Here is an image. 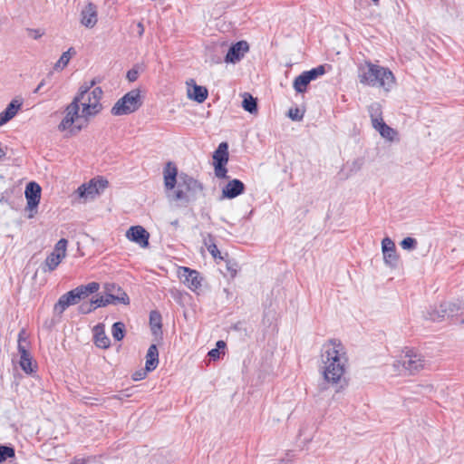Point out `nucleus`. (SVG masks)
<instances>
[{
    "mask_svg": "<svg viewBox=\"0 0 464 464\" xmlns=\"http://www.w3.org/2000/svg\"><path fill=\"white\" fill-rule=\"evenodd\" d=\"M347 356L343 343L336 339L329 340L322 347L321 372L329 384L341 382L347 366Z\"/></svg>",
    "mask_w": 464,
    "mask_h": 464,
    "instance_id": "1",
    "label": "nucleus"
},
{
    "mask_svg": "<svg viewBox=\"0 0 464 464\" xmlns=\"http://www.w3.org/2000/svg\"><path fill=\"white\" fill-rule=\"evenodd\" d=\"M164 188L168 198L173 201L189 202L191 196L201 191L203 186L194 178L178 174L177 167L168 162L163 170Z\"/></svg>",
    "mask_w": 464,
    "mask_h": 464,
    "instance_id": "2",
    "label": "nucleus"
},
{
    "mask_svg": "<svg viewBox=\"0 0 464 464\" xmlns=\"http://www.w3.org/2000/svg\"><path fill=\"white\" fill-rule=\"evenodd\" d=\"M358 78L362 84L381 88L385 92H390L395 84V77L392 71L370 61L359 65Z\"/></svg>",
    "mask_w": 464,
    "mask_h": 464,
    "instance_id": "3",
    "label": "nucleus"
},
{
    "mask_svg": "<svg viewBox=\"0 0 464 464\" xmlns=\"http://www.w3.org/2000/svg\"><path fill=\"white\" fill-rule=\"evenodd\" d=\"M94 82L84 83L79 89L73 100L76 102L82 111V117L90 121L100 114L103 110L102 102L103 91L101 87H94Z\"/></svg>",
    "mask_w": 464,
    "mask_h": 464,
    "instance_id": "4",
    "label": "nucleus"
},
{
    "mask_svg": "<svg viewBox=\"0 0 464 464\" xmlns=\"http://www.w3.org/2000/svg\"><path fill=\"white\" fill-rule=\"evenodd\" d=\"M100 285L96 282L86 285H80L63 295L54 304L53 313L61 315L70 305L77 304L80 300L88 297L91 294L99 290Z\"/></svg>",
    "mask_w": 464,
    "mask_h": 464,
    "instance_id": "5",
    "label": "nucleus"
},
{
    "mask_svg": "<svg viewBox=\"0 0 464 464\" xmlns=\"http://www.w3.org/2000/svg\"><path fill=\"white\" fill-rule=\"evenodd\" d=\"M88 122L85 118L82 117L80 107L72 99L63 111V117L58 125V130L60 131H69L70 133L78 132Z\"/></svg>",
    "mask_w": 464,
    "mask_h": 464,
    "instance_id": "6",
    "label": "nucleus"
},
{
    "mask_svg": "<svg viewBox=\"0 0 464 464\" xmlns=\"http://www.w3.org/2000/svg\"><path fill=\"white\" fill-rule=\"evenodd\" d=\"M142 104L140 91L133 89L119 99L111 110L114 116L130 114L136 111Z\"/></svg>",
    "mask_w": 464,
    "mask_h": 464,
    "instance_id": "7",
    "label": "nucleus"
},
{
    "mask_svg": "<svg viewBox=\"0 0 464 464\" xmlns=\"http://www.w3.org/2000/svg\"><path fill=\"white\" fill-rule=\"evenodd\" d=\"M424 357L413 350L406 351L404 354H401L400 359L393 364L396 371L400 373L402 371H405L411 374L420 371L424 367Z\"/></svg>",
    "mask_w": 464,
    "mask_h": 464,
    "instance_id": "8",
    "label": "nucleus"
},
{
    "mask_svg": "<svg viewBox=\"0 0 464 464\" xmlns=\"http://www.w3.org/2000/svg\"><path fill=\"white\" fill-rule=\"evenodd\" d=\"M107 180L104 179H92L90 182L81 185L76 193L84 201L93 199L107 187Z\"/></svg>",
    "mask_w": 464,
    "mask_h": 464,
    "instance_id": "9",
    "label": "nucleus"
},
{
    "mask_svg": "<svg viewBox=\"0 0 464 464\" xmlns=\"http://www.w3.org/2000/svg\"><path fill=\"white\" fill-rule=\"evenodd\" d=\"M179 276L191 291L196 292L201 287L202 278L198 271L182 266L179 267Z\"/></svg>",
    "mask_w": 464,
    "mask_h": 464,
    "instance_id": "10",
    "label": "nucleus"
},
{
    "mask_svg": "<svg viewBox=\"0 0 464 464\" xmlns=\"http://www.w3.org/2000/svg\"><path fill=\"white\" fill-rule=\"evenodd\" d=\"M382 250L385 265L391 268H395L398 264L399 256L396 252L395 244L390 237H384L382 239Z\"/></svg>",
    "mask_w": 464,
    "mask_h": 464,
    "instance_id": "11",
    "label": "nucleus"
},
{
    "mask_svg": "<svg viewBox=\"0 0 464 464\" xmlns=\"http://www.w3.org/2000/svg\"><path fill=\"white\" fill-rule=\"evenodd\" d=\"M456 304L442 303L439 307H434L427 312L425 318L430 321L439 322L446 317H453V308Z\"/></svg>",
    "mask_w": 464,
    "mask_h": 464,
    "instance_id": "12",
    "label": "nucleus"
},
{
    "mask_svg": "<svg viewBox=\"0 0 464 464\" xmlns=\"http://www.w3.org/2000/svg\"><path fill=\"white\" fill-rule=\"evenodd\" d=\"M248 50L249 45L247 42L239 41L230 46L225 57V62L227 63H237L245 56Z\"/></svg>",
    "mask_w": 464,
    "mask_h": 464,
    "instance_id": "13",
    "label": "nucleus"
},
{
    "mask_svg": "<svg viewBox=\"0 0 464 464\" xmlns=\"http://www.w3.org/2000/svg\"><path fill=\"white\" fill-rule=\"evenodd\" d=\"M126 237L140 247H147L149 246L150 234L141 226L130 227L126 232Z\"/></svg>",
    "mask_w": 464,
    "mask_h": 464,
    "instance_id": "14",
    "label": "nucleus"
},
{
    "mask_svg": "<svg viewBox=\"0 0 464 464\" xmlns=\"http://www.w3.org/2000/svg\"><path fill=\"white\" fill-rule=\"evenodd\" d=\"M24 330H22L18 335V351L20 353V366L26 372L31 373L34 372L32 367V358L30 353H28L24 343L25 342V338L24 337Z\"/></svg>",
    "mask_w": 464,
    "mask_h": 464,
    "instance_id": "15",
    "label": "nucleus"
},
{
    "mask_svg": "<svg viewBox=\"0 0 464 464\" xmlns=\"http://www.w3.org/2000/svg\"><path fill=\"white\" fill-rule=\"evenodd\" d=\"M24 194L27 201L26 209L34 210L40 202L41 187L35 182H30L25 188Z\"/></svg>",
    "mask_w": 464,
    "mask_h": 464,
    "instance_id": "16",
    "label": "nucleus"
},
{
    "mask_svg": "<svg viewBox=\"0 0 464 464\" xmlns=\"http://www.w3.org/2000/svg\"><path fill=\"white\" fill-rule=\"evenodd\" d=\"M97 22V7L94 4L88 3L81 12V24L87 28H92Z\"/></svg>",
    "mask_w": 464,
    "mask_h": 464,
    "instance_id": "17",
    "label": "nucleus"
},
{
    "mask_svg": "<svg viewBox=\"0 0 464 464\" xmlns=\"http://www.w3.org/2000/svg\"><path fill=\"white\" fill-rule=\"evenodd\" d=\"M245 191L244 183L237 179H234L222 188V198L232 199L243 194Z\"/></svg>",
    "mask_w": 464,
    "mask_h": 464,
    "instance_id": "18",
    "label": "nucleus"
},
{
    "mask_svg": "<svg viewBox=\"0 0 464 464\" xmlns=\"http://www.w3.org/2000/svg\"><path fill=\"white\" fill-rule=\"evenodd\" d=\"M114 288H116V285L114 284H107L105 285L106 296L104 298L108 300V304L117 303L128 304L130 303L128 295L122 289H118L119 295H114L112 293Z\"/></svg>",
    "mask_w": 464,
    "mask_h": 464,
    "instance_id": "19",
    "label": "nucleus"
},
{
    "mask_svg": "<svg viewBox=\"0 0 464 464\" xmlns=\"http://www.w3.org/2000/svg\"><path fill=\"white\" fill-rule=\"evenodd\" d=\"M188 85V97L190 100L202 103L208 98V90L206 87L197 85L193 80L187 82Z\"/></svg>",
    "mask_w": 464,
    "mask_h": 464,
    "instance_id": "20",
    "label": "nucleus"
},
{
    "mask_svg": "<svg viewBox=\"0 0 464 464\" xmlns=\"http://www.w3.org/2000/svg\"><path fill=\"white\" fill-rule=\"evenodd\" d=\"M22 103L16 100L12 101L5 111L0 112V126H3L10 120H12L18 111L20 110Z\"/></svg>",
    "mask_w": 464,
    "mask_h": 464,
    "instance_id": "21",
    "label": "nucleus"
},
{
    "mask_svg": "<svg viewBox=\"0 0 464 464\" xmlns=\"http://www.w3.org/2000/svg\"><path fill=\"white\" fill-rule=\"evenodd\" d=\"M159 364V352L156 344H151L146 354V372H151L157 368Z\"/></svg>",
    "mask_w": 464,
    "mask_h": 464,
    "instance_id": "22",
    "label": "nucleus"
},
{
    "mask_svg": "<svg viewBox=\"0 0 464 464\" xmlns=\"http://www.w3.org/2000/svg\"><path fill=\"white\" fill-rule=\"evenodd\" d=\"M94 343L99 348L106 349L110 346L111 341L106 335L103 327L97 325L94 328Z\"/></svg>",
    "mask_w": 464,
    "mask_h": 464,
    "instance_id": "23",
    "label": "nucleus"
},
{
    "mask_svg": "<svg viewBox=\"0 0 464 464\" xmlns=\"http://www.w3.org/2000/svg\"><path fill=\"white\" fill-rule=\"evenodd\" d=\"M373 129L376 130L380 135L392 141L394 139V136L396 135V131L391 128L390 126H388L384 121L383 120L379 121V122H376L375 125H372Z\"/></svg>",
    "mask_w": 464,
    "mask_h": 464,
    "instance_id": "24",
    "label": "nucleus"
},
{
    "mask_svg": "<svg viewBox=\"0 0 464 464\" xmlns=\"http://www.w3.org/2000/svg\"><path fill=\"white\" fill-rule=\"evenodd\" d=\"M214 164L227 163L228 161V146L226 142H221L213 154Z\"/></svg>",
    "mask_w": 464,
    "mask_h": 464,
    "instance_id": "25",
    "label": "nucleus"
},
{
    "mask_svg": "<svg viewBox=\"0 0 464 464\" xmlns=\"http://www.w3.org/2000/svg\"><path fill=\"white\" fill-rule=\"evenodd\" d=\"M368 112L372 120V125L382 121V106L379 102H373L368 107Z\"/></svg>",
    "mask_w": 464,
    "mask_h": 464,
    "instance_id": "26",
    "label": "nucleus"
},
{
    "mask_svg": "<svg viewBox=\"0 0 464 464\" xmlns=\"http://www.w3.org/2000/svg\"><path fill=\"white\" fill-rule=\"evenodd\" d=\"M310 82H311L309 79H307V76L304 74V72H302L295 79L293 86L296 92L303 93L306 91L307 85Z\"/></svg>",
    "mask_w": 464,
    "mask_h": 464,
    "instance_id": "27",
    "label": "nucleus"
},
{
    "mask_svg": "<svg viewBox=\"0 0 464 464\" xmlns=\"http://www.w3.org/2000/svg\"><path fill=\"white\" fill-rule=\"evenodd\" d=\"M242 107L252 114L256 113L257 111L256 100L252 95L245 93Z\"/></svg>",
    "mask_w": 464,
    "mask_h": 464,
    "instance_id": "28",
    "label": "nucleus"
},
{
    "mask_svg": "<svg viewBox=\"0 0 464 464\" xmlns=\"http://www.w3.org/2000/svg\"><path fill=\"white\" fill-rule=\"evenodd\" d=\"M75 54V51L72 47L69 48L66 52H64L60 59L57 61V63L54 65L55 69H63L67 64L69 63V61L72 57V55Z\"/></svg>",
    "mask_w": 464,
    "mask_h": 464,
    "instance_id": "29",
    "label": "nucleus"
},
{
    "mask_svg": "<svg viewBox=\"0 0 464 464\" xmlns=\"http://www.w3.org/2000/svg\"><path fill=\"white\" fill-rule=\"evenodd\" d=\"M150 324L154 334L161 329V316L160 313L152 311L150 314Z\"/></svg>",
    "mask_w": 464,
    "mask_h": 464,
    "instance_id": "30",
    "label": "nucleus"
},
{
    "mask_svg": "<svg viewBox=\"0 0 464 464\" xmlns=\"http://www.w3.org/2000/svg\"><path fill=\"white\" fill-rule=\"evenodd\" d=\"M68 241L64 238L60 239L54 246V249L52 252L53 254L58 256L60 258L63 259L66 256Z\"/></svg>",
    "mask_w": 464,
    "mask_h": 464,
    "instance_id": "31",
    "label": "nucleus"
},
{
    "mask_svg": "<svg viewBox=\"0 0 464 464\" xmlns=\"http://www.w3.org/2000/svg\"><path fill=\"white\" fill-rule=\"evenodd\" d=\"M125 325L121 322L114 323L111 327V334L117 341H121L124 337Z\"/></svg>",
    "mask_w": 464,
    "mask_h": 464,
    "instance_id": "32",
    "label": "nucleus"
},
{
    "mask_svg": "<svg viewBox=\"0 0 464 464\" xmlns=\"http://www.w3.org/2000/svg\"><path fill=\"white\" fill-rule=\"evenodd\" d=\"M304 72L307 76V79H309V81L312 82V81L317 79L318 77L322 76L323 74H324L325 70L323 65H320L315 68H313L310 71H305Z\"/></svg>",
    "mask_w": 464,
    "mask_h": 464,
    "instance_id": "33",
    "label": "nucleus"
},
{
    "mask_svg": "<svg viewBox=\"0 0 464 464\" xmlns=\"http://www.w3.org/2000/svg\"><path fill=\"white\" fill-rule=\"evenodd\" d=\"M62 258L58 256L51 253L45 259V265L48 267L49 271H53L59 264L62 262Z\"/></svg>",
    "mask_w": 464,
    "mask_h": 464,
    "instance_id": "34",
    "label": "nucleus"
},
{
    "mask_svg": "<svg viewBox=\"0 0 464 464\" xmlns=\"http://www.w3.org/2000/svg\"><path fill=\"white\" fill-rule=\"evenodd\" d=\"M14 456V450L7 446H0V463Z\"/></svg>",
    "mask_w": 464,
    "mask_h": 464,
    "instance_id": "35",
    "label": "nucleus"
},
{
    "mask_svg": "<svg viewBox=\"0 0 464 464\" xmlns=\"http://www.w3.org/2000/svg\"><path fill=\"white\" fill-rule=\"evenodd\" d=\"M226 164L227 163H216V164H214L215 175H216L217 178H218V179H226V178H227V169L225 167Z\"/></svg>",
    "mask_w": 464,
    "mask_h": 464,
    "instance_id": "36",
    "label": "nucleus"
},
{
    "mask_svg": "<svg viewBox=\"0 0 464 464\" xmlns=\"http://www.w3.org/2000/svg\"><path fill=\"white\" fill-rule=\"evenodd\" d=\"M226 347V343L224 341H218L217 342V348L215 349H212L208 352V356L213 359V360H217L219 358V355H220V352H219V349L221 348H225Z\"/></svg>",
    "mask_w": 464,
    "mask_h": 464,
    "instance_id": "37",
    "label": "nucleus"
},
{
    "mask_svg": "<svg viewBox=\"0 0 464 464\" xmlns=\"http://www.w3.org/2000/svg\"><path fill=\"white\" fill-rule=\"evenodd\" d=\"M417 246V241L415 238L413 237H405L401 242V246L403 248V249H406V250H411V249H414Z\"/></svg>",
    "mask_w": 464,
    "mask_h": 464,
    "instance_id": "38",
    "label": "nucleus"
},
{
    "mask_svg": "<svg viewBox=\"0 0 464 464\" xmlns=\"http://www.w3.org/2000/svg\"><path fill=\"white\" fill-rule=\"evenodd\" d=\"M288 116L293 121H301L304 117V114L298 108H291L288 111Z\"/></svg>",
    "mask_w": 464,
    "mask_h": 464,
    "instance_id": "39",
    "label": "nucleus"
},
{
    "mask_svg": "<svg viewBox=\"0 0 464 464\" xmlns=\"http://www.w3.org/2000/svg\"><path fill=\"white\" fill-rule=\"evenodd\" d=\"M27 34L33 39H39L44 35V31L41 29H27Z\"/></svg>",
    "mask_w": 464,
    "mask_h": 464,
    "instance_id": "40",
    "label": "nucleus"
},
{
    "mask_svg": "<svg viewBox=\"0 0 464 464\" xmlns=\"http://www.w3.org/2000/svg\"><path fill=\"white\" fill-rule=\"evenodd\" d=\"M453 304H456L455 307L453 308L454 316L461 315L462 311L464 310V303L461 301L452 302Z\"/></svg>",
    "mask_w": 464,
    "mask_h": 464,
    "instance_id": "41",
    "label": "nucleus"
},
{
    "mask_svg": "<svg viewBox=\"0 0 464 464\" xmlns=\"http://www.w3.org/2000/svg\"><path fill=\"white\" fill-rule=\"evenodd\" d=\"M208 251L210 252V254L213 256L214 258H220L222 259L223 257L221 256V253L220 251L218 249V246L214 244L210 245L208 247Z\"/></svg>",
    "mask_w": 464,
    "mask_h": 464,
    "instance_id": "42",
    "label": "nucleus"
},
{
    "mask_svg": "<svg viewBox=\"0 0 464 464\" xmlns=\"http://www.w3.org/2000/svg\"><path fill=\"white\" fill-rule=\"evenodd\" d=\"M92 302L95 308L105 306L108 304V300H105L103 296L98 297L95 300H92Z\"/></svg>",
    "mask_w": 464,
    "mask_h": 464,
    "instance_id": "43",
    "label": "nucleus"
},
{
    "mask_svg": "<svg viewBox=\"0 0 464 464\" xmlns=\"http://www.w3.org/2000/svg\"><path fill=\"white\" fill-rule=\"evenodd\" d=\"M138 76H139V72L137 69L133 68L131 70H130L128 72H127V79L130 81V82H134L138 79Z\"/></svg>",
    "mask_w": 464,
    "mask_h": 464,
    "instance_id": "44",
    "label": "nucleus"
},
{
    "mask_svg": "<svg viewBox=\"0 0 464 464\" xmlns=\"http://www.w3.org/2000/svg\"><path fill=\"white\" fill-rule=\"evenodd\" d=\"M94 309H95V307H94L92 302H91L90 304L81 305V311L84 314H88Z\"/></svg>",
    "mask_w": 464,
    "mask_h": 464,
    "instance_id": "45",
    "label": "nucleus"
},
{
    "mask_svg": "<svg viewBox=\"0 0 464 464\" xmlns=\"http://www.w3.org/2000/svg\"><path fill=\"white\" fill-rule=\"evenodd\" d=\"M145 375H146V372H137L133 374V379L135 381H140V380L144 379Z\"/></svg>",
    "mask_w": 464,
    "mask_h": 464,
    "instance_id": "46",
    "label": "nucleus"
},
{
    "mask_svg": "<svg viewBox=\"0 0 464 464\" xmlns=\"http://www.w3.org/2000/svg\"><path fill=\"white\" fill-rule=\"evenodd\" d=\"M85 459L75 458L70 464H85Z\"/></svg>",
    "mask_w": 464,
    "mask_h": 464,
    "instance_id": "47",
    "label": "nucleus"
},
{
    "mask_svg": "<svg viewBox=\"0 0 464 464\" xmlns=\"http://www.w3.org/2000/svg\"><path fill=\"white\" fill-rule=\"evenodd\" d=\"M365 0H354L355 2V7L356 8H361L362 6V4Z\"/></svg>",
    "mask_w": 464,
    "mask_h": 464,
    "instance_id": "48",
    "label": "nucleus"
},
{
    "mask_svg": "<svg viewBox=\"0 0 464 464\" xmlns=\"http://www.w3.org/2000/svg\"><path fill=\"white\" fill-rule=\"evenodd\" d=\"M44 85V81L43 80L39 84L38 86L36 87V89L34 90V93H37L40 92V90L42 89V87Z\"/></svg>",
    "mask_w": 464,
    "mask_h": 464,
    "instance_id": "49",
    "label": "nucleus"
},
{
    "mask_svg": "<svg viewBox=\"0 0 464 464\" xmlns=\"http://www.w3.org/2000/svg\"><path fill=\"white\" fill-rule=\"evenodd\" d=\"M138 27H139V34H140V35H141L144 32L143 24L141 23H139Z\"/></svg>",
    "mask_w": 464,
    "mask_h": 464,
    "instance_id": "50",
    "label": "nucleus"
},
{
    "mask_svg": "<svg viewBox=\"0 0 464 464\" xmlns=\"http://www.w3.org/2000/svg\"><path fill=\"white\" fill-rule=\"evenodd\" d=\"M118 289H121V288L120 286H117V285H116V288H114V290L112 291V293H113L114 295H119Z\"/></svg>",
    "mask_w": 464,
    "mask_h": 464,
    "instance_id": "51",
    "label": "nucleus"
},
{
    "mask_svg": "<svg viewBox=\"0 0 464 464\" xmlns=\"http://www.w3.org/2000/svg\"><path fill=\"white\" fill-rule=\"evenodd\" d=\"M372 1L375 5H377V4H378V2H379L380 0H372Z\"/></svg>",
    "mask_w": 464,
    "mask_h": 464,
    "instance_id": "52",
    "label": "nucleus"
},
{
    "mask_svg": "<svg viewBox=\"0 0 464 464\" xmlns=\"http://www.w3.org/2000/svg\"><path fill=\"white\" fill-rule=\"evenodd\" d=\"M224 292L228 295H229V292L227 289H224Z\"/></svg>",
    "mask_w": 464,
    "mask_h": 464,
    "instance_id": "53",
    "label": "nucleus"
},
{
    "mask_svg": "<svg viewBox=\"0 0 464 464\" xmlns=\"http://www.w3.org/2000/svg\"><path fill=\"white\" fill-rule=\"evenodd\" d=\"M171 293L174 295V293H178V291L171 290Z\"/></svg>",
    "mask_w": 464,
    "mask_h": 464,
    "instance_id": "54",
    "label": "nucleus"
}]
</instances>
